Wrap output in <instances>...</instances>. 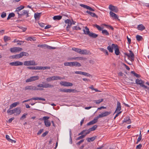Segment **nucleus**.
<instances>
[{
    "label": "nucleus",
    "mask_w": 149,
    "mask_h": 149,
    "mask_svg": "<svg viewBox=\"0 0 149 149\" xmlns=\"http://www.w3.org/2000/svg\"><path fill=\"white\" fill-rule=\"evenodd\" d=\"M29 55V54L28 53L24 52H22L19 54L11 56H10V57L13 59L19 58H22L23 56H28Z\"/></svg>",
    "instance_id": "obj_1"
},
{
    "label": "nucleus",
    "mask_w": 149,
    "mask_h": 149,
    "mask_svg": "<svg viewBox=\"0 0 149 149\" xmlns=\"http://www.w3.org/2000/svg\"><path fill=\"white\" fill-rule=\"evenodd\" d=\"M129 53H125L124 54L126 56L128 59L131 61L132 62L134 61V55L132 52L131 50H129Z\"/></svg>",
    "instance_id": "obj_2"
},
{
    "label": "nucleus",
    "mask_w": 149,
    "mask_h": 149,
    "mask_svg": "<svg viewBox=\"0 0 149 149\" xmlns=\"http://www.w3.org/2000/svg\"><path fill=\"white\" fill-rule=\"evenodd\" d=\"M42 83H44V84H39L37 85V87L47 88H52L54 87V85L50 84L48 83H44V82H43Z\"/></svg>",
    "instance_id": "obj_3"
},
{
    "label": "nucleus",
    "mask_w": 149,
    "mask_h": 149,
    "mask_svg": "<svg viewBox=\"0 0 149 149\" xmlns=\"http://www.w3.org/2000/svg\"><path fill=\"white\" fill-rule=\"evenodd\" d=\"M24 65L25 66L36 65L37 64L34 60L25 61L24 62Z\"/></svg>",
    "instance_id": "obj_4"
},
{
    "label": "nucleus",
    "mask_w": 149,
    "mask_h": 149,
    "mask_svg": "<svg viewBox=\"0 0 149 149\" xmlns=\"http://www.w3.org/2000/svg\"><path fill=\"white\" fill-rule=\"evenodd\" d=\"M43 89L37 88L36 86H27L25 87V90H42Z\"/></svg>",
    "instance_id": "obj_5"
},
{
    "label": "nucleus",
    "mask_w": 149,
    "mask_h": 149,
    "mask_svg": "<svg viewBox=\"0 0 149 149\" xmlns=\"http://www.w3.org/2000/svg\"><path fill=\"white\" fill-rule=\"evenodd\" d=\"M39 77L38 76H33L30 77L26 80V82H29L38 80Z\"/></svg>",
    "instance_id": "obj_6"
},
{
    "label": "nucleus",
    "mask_w": 149,
    "mask_h": 149,
    "mask_svg": "<svg viewBox=\"0 0 149 149\" xmlns=\"http://www.w3.org/2000/svg\"><path fill=\"white\" fill-rule=\"evenodd\" d=\"M111 113V111H105L102 113L100 114L97 117V118L98 119L99 118H101L103 117H106L109 115Z\"/></svg>",
    "instance_id": "obj_7"
},
{
    "label": "nucleus",
    "mask_w": 149,
    "mask_h": 149,
    "mask_svg": "<svg viewBox=\"0 0 149 149\" xmlns=\"http://www.w3.org/2000/svg\"><path fill=\"white\" fill-rule=\"evenodd\" d=\"M19 16H22L26 15V17L29 16V11L25 10H23L20 12V13H18Z\"/></svg>",
    "instance_id": "obj_8"
},
{
    "label": "nucleus",
    "mask_w": 149,
    "mask_h": 149,
    "mask_svg": "<svg viewBox=\"0 0 149 149\" xmlns=\"http://www.w3.org/2000/svg\"><path fill=\"white\" fill-rule=\"evenodd\" d=\"M60 83L61 85L65 86H71L73 85V84L72 83L66 81H62Z\"/></svg>",
    "instance_id": "obj_9"
},
{
    "label": "nucleus",
    "mask_w": 149,
    "mask_h": 149,
    "mask_svg": "<svg viewBox=\"0 0 149 149\" xmlns=\"http://www.w3.org/2000/svg\"><path fill=\"white\" fill-rule=\"evenodd\" d=\"M9 64L12 66H18L22 65L23 63L19 61H16L10 63Z\"/></svg>",
    "instance_id": "obj_10"
},
{
    "label": "nucleus",
    "mask_w": 149,
    "mask_h": 149,
    "mask_svg": "<svg viewBox=\"0 0 149 149\" xmlns=\"http://www.w3.org/2000/svg\"><path fill=\"white\" fill-rule=\"evenodd\" d=\"M65 22L66 24H68L67 26L66 27L67 30V31L69 30V29L71 27L72 24L71 21L70 19H67L65 20Z\"/></svg>",
    "instance_id": "obj_11"
},
{
    "label": "nucleus",
    "mask_w": 149,
    "mask_h": 149,
    "mask_svg": "<svg viewBox=\"0 0 149 149\" xmlns=\"http://www.w3.org/2000/svg\"><path fill=\"white\" fill-rule=\"evenodd\" d=\"M116 47H117V45L112 44L111 46H108L107 47V49L109 52L112 53L113 52V49H114Z\"/></svg>",
    "instance_id": "obj_12"
},
{
    "label": "nucleus",
    "mask_w": 149,
    "mask_h": 149,
    "mask_svg": "<svg viewBox=\"0 0 149 149\" xmlns=\"http://www.w3.org/2000/svg\"><path fill=\"white\" fill-rule=\"evenodd\" d=\"M109 10L115 13H117L118 11V9L117 7L111 5L109 6Z\"/></svg>",
    "instance_id": "obj_13"
},
{
    "label": "nucleus",
    "mask_w": 149,
    "mask_h": 149,
    "mask_svg": "<svg viewBox=\"0 0 149 149\" xmlns=\"http://www.w3.org/2000/svg\"><path fill=\"white\" fill-rule=\"evenodd\" d=\"M41 100L44 101L45 100V99L44 98H42V97H33L30 99H29V100L24 101H23L22 103H24L26 102H28L30 100Z\"/></svg>",
    "instance_id": "obj_14"
},
{
    "label": "nucleus",
    "mask_w": 149,
    "mask_h": 149,
    "mask_svg": "<svg viewBox=\"0 0 149 149\" xmlns=\"http://www.w3.org/2000/svg\"><path fill=\"white\" fill-rule=\"evenodd\" d=\"M74 89H67L65 88H60L59 89V91L60 92H65V93H71L74 92Z\"/></svg>",
    "instance_id": "obj_15"
},
{
    "label": "nucleus",
    "mask_w": 149,
    "mask_h": 149,
    "mask_svg": "<svg viewBox=\"0 0 149 149\" xmlns=\"http://www.w3.org/2000/svg\"><path fill=\"white\" fill-rule=\"evenodd\" d=\"M13 111L14 113H16L15 114L16 115H19L21 112V108L20 107H17L16 108L13 109Z\"/></svg>",
    "instance_id": "obj_16"
},
{
    "label": "nucleus",
    "mask_w": 149,
    "mask_h": 149,
    "mask_svg": "<svg viewBox=\"0 0 149 149\" xmlns=\"http://www.w3.org/2000/svg\"><path fill=\"white\" fill-rule=\"evenodd\" d=\"M110 16L112 17L113 18L115 19H117L119 21L120 19H118V16L113 13L111 11L109 13Z\"/></svg>",
    "instance_id": "obj_17"
},
{
    "label": "nucleus",
    "mask_w": 149,
    "mask_h": 149,
    "mask_svg": "<svg viewBox=\"0 0 149 149\" xmlns=\"http://www.w3.org/2000/svg\"><path fill=\"white\" fill-rule=\"evenodd\" d=\"M136 83L137 84H139L142 87V85H144V82L141 79H137L136 80Z\"/></svg>",
    "instance_id": "obj_18"
},
{
    "label": "nucleus",
    "mask_w": 149,
    "mask_h": 149,
    "mask_svg": "<svg viewBox=\"0 0 149 149\" xmlns=\"http://www.w3.org/2000/svg\"><path fill=\"white\" fill-rule=\"evenodd\" d=\"M97 120L98 119L97 118V117H95L92 120L90 121L87 124V125L88 126L94 124L97 122Z\"/></svg>",
    "instance_id": "obj_19"
},
{
    "label": "nucleus",
    "mask_w": 149,
    "mask_h": 149,
    "mask_svg": "<svg viewBox=\"0 0 149 149\" xmlns=\"http://www.w3.org/2000/svg\"><path fill=\"white\" fill-rule=\"evenodd\" d=\"M121 109V106L120 103L118 102L117 104V108L114 112V113L118 111H120Z\"/></svg>",
    "instance_id": "obj_20"
},
{
    "label": "nucleus",
    "mask_w": 149,
    "mask_h": 149,
    "mask_svg": "<svg viewBox=\"0 0 149 149\" xmlns=\"http://www.w3.org/2000/svg\"><path fill=\"white\" fill-rule=\"evenodd\" d=\"M24 6H19L17 8L15 11V12H17V14L18 13H20L19 12L21 11L22 10L24 9Z\"/></svg>",
    "instance_id": "obj_21"
},
{
    "label": "nucleus",
    "mask_w": 149,
    "mask_h": 149,
    "mask_svg": "<svg viewBox=\"0 0 149 149\" xmlns=\"http://www.w3.org/2000/svg\"><path fill=\"white\" fill-rule=\"evenodd\" d=\"M137 29L139 30L142 31L145 29V27L143 24H141L138 26Z\"/></svg>",
    "instance_id": "obj_22"
},
{
    "label": "nucleus",
    "mask_w": 149,
    "mask_h": 149,
    "mask_svg": "<svg viewBox=\"0 0 149 149\" xmlns=\"http://www.w3.org/2000/svg\"><path fill=\"white\" fill-rule=\"evenodd\" d=\"M80 54H88L89 53V51H88L86 49H80Z\"/></svg>",
    "instance_id": "obj_23"
},
{
    "label": "nucleus",
    "mask_w": 149,
    "mask_h": 149,
    "mask_svg": "<svg viewBox=\"0 0 149 149\" xmlns=\"http://www.w3.org/2000/svg\"><path fill=\"white\" fill-rule=\"evenodd\" d=\"M83 31L84 32V33L86 35H89V34L90 33L88 28L87 26H86L85 27V29H84Z\"/></svg>",
    "instance_id": "obj_24"
},
{
    "label": "nucleus",
    "mask_w": 149,
    "mask_h": 149,
    "mask_svg": "<svg viewBox=\"0 0 149 149\" xmlns=\"http://www.w3.org/2000/svg\"><path fill=\"white\" fill-rule=\"evenodd\" d=\"M72 66H77V67H80L81 66V64L77 62H72Z\"/></svg>",
    "instance_id": "obj_25"
},
{
    "label": "nucleus",
    "mask_w": 149,
    "mask_h": 149,
    "mask_svg": "<svg viewBox=\"0 0 149 149\" xmlns=\"http://www.w3.org/2000/svg\"><path fill=\"white\" fill-rule=\"evenodd\" d=\"M41 14V13H36L34 14V17L36 19H39L40 16V15Z\"/></svg>",
    "instance_id": "obj_26"
},
{
    "label": "nucleus",
    "mask_w": 149,
    "mask_h": 149,
    "mask_svg": "<svg viewBox=\"0 0 149 149\" xmlns=\"http://www.w3.org/2000/svg\"><path fill=\"white\" fill-rule=\"evenodd\" d=\"M53 81L57 80H61L64 79V78H62L61 77L58 76H52Z\"/></svg>",
    "instance_id": "obj_27"
},
{
    "label": "nucleus",
    "mask_w": 149,
    "mask_h": 149,
    "mask_svg": "<svg viewBox=\"0 0 149 149\" xmlns=\"http://www.w3.org/2000/svg\"><path fill=\"white\" fill-rule=\"evenodd\" d=\"M19 104V102H14L13 104H12L10 106V109H12L13 107H15L16 106H17V105Z\"/></svg>",
    "instance_id": "obj_28"
},
{
    "label": "nucleus",
    "mask_w": 149,
    "mask_h": 149,
    "mask_svg": "<svg viewBox=\"0 0 149 149\" xmlns=\"http://www.w3.org/2000/svg\"><path fill=\"white\" fill-rule=\"evenodd\" d=\"M90 37L93 38H96L98 36V35L93 32H90L88 35Z\"/></svg>",
    "instance_id": "obj_29"
},
{
    "label": "nucleus",
    "mask_w": 149,
    "mask_h": 149,
    "mask_svg": "<svg viewBox=\"0 0 149 149\" xmlns=\"http://www.w3.org/2000/svg\"><path fill=\"white\" fill-rule=\"evenodd\" d=\"M115 49V54L116 55H118L120 53V52L119 51V49L118 48V45H117V47H116L115 48H114Z\"/></svg>",
    "instance_id": "obj_30"
},
{
    "label": "nucleus",
    "mask_w": 149,
    "mask_h": 149,
    "mask_svg": "<svg viewBox=\"0 0 149 149\" xmlns=\"http://www.w3.org/2000/svg\"><path fill=\"white\" fill-rule=\"evenodd\" d=\"M123 122V123H126L127 124H130L131 123V120L129 117H127L124 119Z\"/></svg>",
    "instance_id": "obj_31"
},
{
    "label": "nucleus",
    "mask_w": 149,
    "mask_h": 149,
    "mask_svg": "<svg viewBox=\"0 0 149 149\" xmlns=\"http://www.w3.org/2000/svg\"><path fill=\"white\" fill-rule=\"evenodd\" d=\"M44 123L45 126L47 127H50L51 125L50 122L49 120L44 121Z\"/></svg>",
    "instance_id": "obj_32"
},
{
    "label": "nucleus",
    "mask_w": 149,
    "mask_h": 149,
    "mask_svg": "<svg viewBox=\"0 0 149 149\" xmlns=\"http://www.w3.org/2000/svg\"><path fill=\"white\" fill-rule=\"evenodd\" d=\"M15 16V14L13 13H10L7 18V20H9L11 17H13Z\"/></svg>",
    "instance_id": "obj_33"
},
{
    "label": "nucleus",
    "mask_w": 149,
    "mask_h": 149,
    "mask_svg": "<svg viewBox=\"0 0 149 149\" xmlns=\"http://www.w3.org/2000/svg\"><path fill=\"white\" fill-rule=\"evenodd\" d=\"M62 16L60 15L55 16L53 17V19L54 20H59L62 18Z\"/></svg>",
    "instance_id": "obj_34"
},
{
    "label": "nucleus",
    "mask_w": 149,
    "mask_h": 149,
    "mask_svg": "<svg viewBox=\"0 0 149 149\" xmlns=\"http://www.w3.org/2000/svg\"><path fill=\"white\" fill-rule=\"evenodd\" d=\"M96 138V136L93 137L91 138H88L86 139V140L88 142H90V141H93Z\"/></svg>",
    "instance_id": "obj_35"
},
{
    "label": "nucleus",
    "mask_w": 149,
    "mask_h": 149,
    "mask_svg": "<svg viewBox=\"0 0 149 149\" xmlns=\"http://www.w3.org/2000/svg\"><path fill=\"white\" fill-rule=\"evenodd\" d=\"M27 41H35L36 40V38L29 37L26 39Z\"/></svg>",
    "instance_id": "obj_36"
},
{
    "label": "nucleus",
    "mask_w": 149,
    "mask_h": 149,
    "mask_svg": "<svg viewBox=\"0 0 149 149\" xmlns=\"http://www.w3.org/2000/svg\"><path fill=\"white\" fill-rule=\"evenodd\" d=\"M99 49L100 51L103 52L104 53H105L106 54V55H108L109 54H108V52L106 49H105L103 48H100Z\"/></svg>",
    "instance_id": "obj_37"
},
{
    "label": "nucleus",
    "mask_w": 149,
    "mask_h": 149,
    "mask_svg": "<svg viewBox=\"0 0 149 149\" xmlns=\"http://www.w3.org/2000/svg\"><path fill=\"white\" fill-rule=\"evenodd\" d=\"M80 49L79 48H72V50L74 51H75V52L80 54Z\"/></svg>",
    "instance_id": "obj_38"
},
{
    "label": "nucleus",
    "mask_w": 149,
    "mask_h": 149,
    "mask_svg": "<svg viewBox=\"0 0 149 149\" xmlns=\"http://www.w3.org/2000/svg\"><path fill=\"white\" fill-rule=\"evenodd\" d=\"M86 58H84L82 57H77L76 60L77 61H81V60H86Z\"/></svg>",
    "instance_id": "obj_39"
},
{
    "label": "nucleus",
    "mask_w": 149,
    "mask_h": 149,
    "mask_svg": "<svg viewBox=\"0 0 149 149\" xmlns=\"http://www.w3.org/2000/svg\"><path fill=\"white\" fill-rule=\"evenodd\" d=\"M136 40L138 41H140L142 40L143 38L142 36L139 35H137L136 36Z\"/></svg>",
    "instance_id": "obj_40"
},
{
    "label": "nucleus",
    "mask_w": 149,
    "mask_h": 149,
    "mask_svg": "<svg viewBox=\"0 0 149 149\" xmlns=\"http://www.w3.org/2000/svg\"><path fill=\"white\" fill-rule=\"evenodd\" d=\"M45 49H56V48L55 47H51L47 45H45Z\"/></svg>",
    "instance_id": "obj_41"
},
{
    "label": "nucleus",
    "mask_w": 149,
    "mask_h": 149,
    "mask_svg": "<svg viewBox=\"0 0 149 149\" xmlns=\"http://www.w3.org/2000/svg\"><path fill=\"white\" fill-rule=\"evenodd\" d=\"M97 127V125H94L91 128H89V130L91 131H93L95 130Z\"/></svg>",
    "instance_id": "obj_42"
},
{
    "label": "nucleus",
    "mask_w": 149,
    "mask_h": 149,
    "mask_svg": "<svg viewBox=\"0 0 149 149\" xmlns=\"http://www.w3.org/2000/svg\"><path fill=\"white\" fill-rule=\"evenodd\" d=\"M104 100L103 99H100L96 100L95 101V103H96V104H99L101 102L103 101Z\"/></svg>",
    "instance_id": "obj_43"
},
{
    "label": "nucleus",
    "mask_w": 149,
    "mask_h": 149,
    "mask_svg": "<svg viewBox=\"0 0 149 149\" xmlns=\"http://www.w3.org/2000/svg\"><path fill=\"white\" fill-rule=\"evenodd\" d=\"M3 39L4 41L5 42L8 41V40H10V37H8L7 36H5L4 37Z\"/></svg>",
    "instance_id": "obj_44"
},
{
    "label": "nucleus",
    "mask_w": 149,
    "mask_h": 149,
    "mask_svg": "<svg viewBox=\"0 0 149 149\" xmlns=\"http://www.w3.org/2000/svg\"><path fill=\"white\" fill-rule=\"evenodd\" d=\"M102 33L104 34L105 35L107 36L109 35V33L106 30H104L102 31Z\"/></svg>",
    "instance_id": "obj_45"
},
{
    "label": "nucleus",
    "mask_w": 149,
    "mask_h": 149,
    "mask_svg": "<svg viewBox=\"0 0 149 149\" xmlns=\"http://www.w3.org/2000/svg\"><path fill=\"white\" fill-rule=\"evenodd\" d=\"M72 62H65L64 63V65L65 66H69L70 67H72Z\"/></svg>",
    "instance_id": "obj_46"
},
{
    "label": "nucleus",
    "mask_w": 149,
    "mask_h": 149,
    "mask_svg": "<svg viewBox=\"0 0 149 149\" xmlns=\"http://www.w3.org/2000/svg\"><path fill=\"white\" fill-rule=\"evenodd\" d=\"M7 112L10 115H11L13 114L14 113L13 109L12 110H10L9 109H8L7 110Z\"/></svg>",
    "instance_id": "obj_47"
},
{
    "label": "nucleus",
    "mask_w": 149,
    "mask_h": 149,
    "mask_svg": "<svg viewBox=\"0 0 149 149\" xmlns=\"http://www.w3.org/2000/svg\"><path fill=\"white\" fill-rule=\"evenodd\" d=\"M141 138H142L141 135V132H140L139 136L138 139H137V141L136 143V144H138V142H139L141 140Z\"/></svg>",
    "instance_id": "obj_48"
},
{
    "label": "nucleus",
    "mask_w": 149,
    "mask_h": 149,
    "mask_svg": "<svg viewBox=\"0 0 149 149\" xmlns=\"http://www.w3.org/2000/svg\"><path fill=\"white\" fill-rule=\"evenodd\" d=\"M85 136H86V135H84V134L83 135H82L81 136H80L79 137H77L76 139V140H79L81 139L84 138Z\"/></svg>",
    "instance_id": "obj_49"
},
{
    "label": "nucleus",
    "mask_w": 149,
    "mask_h": 149,
    "mask_svg": "<svg viewBox=\"0 0 149 149\" xmlns=\"http://www.w3.org/2000/svg\"><path fill=\"white\" fill-rule=\"evenodd\" d=\"M46 81L48 82H50L52 81H53L52 76L51 77H48L47 78Z\"/></svg>",
    "instance_id": "obj_50"
},
{
    "label": "nucleus",
    "mask_w": 149,
    "mask_h": 149,
    "mask_svg": "<svg viewBox=\"0 0 149 149\" xmlns=\"http://www.w3.org/2000/svg\"><path fill=\"white\" fill-rule=\"evenodd\" d=\"M131 73L137 77H140L139 74L136 73L134 71H132Z\"/></svg>",
    "instance_id": "obj_51"
},
{
    "label": "nucleus",
    "mask_w": 149,
    "mask_h": 149,
    "mask_svg": "<svg viewBox=\"0 0 149 149\" xmlns=\"http://www.w3.org/2000/svg\"><path fill=\"white\" fill-rule=\"evenodd\" d=\"M10 50L11 52H16V47L11 48Z\"/></svg>",
    "instance_id": "obj_52"
},
{
    "label": "nucleus",
    "mask_w": 149,
    "mask_h": 149,
    "mask_svg": "<svg viewBox=\"0 0 149 149\" xmlns=\"http://www.w3.org/2000/svg\"><path fill=\"white\" fill-rule=\"evenodd\" d=\"M80 6L81 7H83L84 8L87 9L88 7V6L87 5H85L83 4H80Z\"/></svg>",
    "instance_id": "obj_53"
},
{
    "label": "nucleus",
    "mask_w": 149,
    "mask_h": 149,
    "mask_svg": "<svg viewBox=\"0 0 149 149\" xmlns=\"http://www.w3.org/2000/svg\"><path fill=\"white\" fill-rule=\"evenodd\" d=\"M6 13L4 12H3L1 14V17L2 18H4L6 16Z\"/></svg>",
    "instance_id": "obj_54"
},
{
    "label": "nucleus",
    "mask_w": 149,
    "mask_h": 149,
    "mask_svg": "<svg viewBox=\"0 0 149 149\" xmlns=\"http://www.w3.org/2000/svg\"><path fill=\"white\" fill-rule=\"evenodd\" d=\"M94 26L99 30L101 31L102 30V29L99 25L97 24H95Z\"/></svg>",
    "instance_id": "obj_55"
},
{
    "label": "nucleus",
    "mask_w": 149,
    "mask_h": 149,
    "mask_svg": "<svg viewBox=\"0 0 149 149\" xmlns=\"http://www.w3.org/2000/svg\"><path fill=\"white\" fill-rule=\"evenodd\" d=\"M41 70H45L46 69H49L50 68V67L48 66L42 67L41 66Z\"/></svg>",
    "instance_id": "obj_56"
},
{
    "label": "nucleus",
    "mask_w": 149,
    "mask_h": 149,
    "mask_svg": "<svg viewBox=\"0 0 149 149\" xmlns=\"http://www.w3.org/2000/svg\"><path fill=\"white\" fill-rule=\"evenodd\" d=\"M83 75L88 77L91 76V75L89 73L84 72H83Z\"/></svg>",
    "instance_id": "obj_57"
},
{
    "label": "nucleus",
    "mask_w": 149,
    "mask_h": 149,
    "mask_svg": "<svg viewBox=\"0 0 149 149\" xmlns=\"http://www.w3.org/2000/svg\"><path fill=\"white\" fill-rule=\"evenodd\" d=\"M49 118V117L48 116H44L43 117V120L45 121L48 120V119Z\"/></svg>",
    "instance_id": "obj_58"
},
{
    "label": "nucleus",
    "mask_w": 149,
    "mask_h": 149,
    "mask_svg": "<svg viewBox=\"0 0 149 149\" xmlns=\"http://www.w3.org/2000/svg\"><path fill=\"white\" fill-rule=\"evenodd\" d=\"M6 139L9 142L10 141H11V139H10V136L9 135H6Z\"/></svg>",
    "instance_id": "obj_59"
},
{
    "label": "nucleus",
    "mask_w": 149,
    "mask_h": 149,
    "mask_svg": "<svg viewBox=\"0 0 149 149\" xmlns=\"http://www.w3.org/2000/svg\"><path fill=\"white\" fill-rule=\"evenodd\" d=\"M27 114V113L26 114H24L22 116H21L20 118V119L21 120H23L26 118V115Z\"/></svg>",
    "instance_id": "obj_60"
},
{
    "label": "nucleus",
    "mask_w": 149,
    "mask_h": 149,
    "mask_svg": "<svg viewBox=\"0 0 149 149\" xmlns=\"http://www.w3.org/2000/svg\"><path fill=\"white\" fill-rule=\"evenodd\" d=\"M83 72L81 71H75V73L77 74H80L83 75Z\"/></svg>",
    "instance_id": "obj_61"
},
{
    "label": "nucleus",
    "mask_w": 149,
    "mask_h": 149,
    "mask_svg": "<svg viewBox=\"0 0 149 149\" xmlns=\"http://www.w3.org/2000/svg\"><path fill=\"white\" fill-rule=\"evenodd\" d=\"M91 15L93 17H97V16L96 15V14L95 13H91Z\"/></svg>",
    "instance_id": "obj_62"
},
{
    "label": "nucleus",
    "mask_w": 149,
    "mask_h": 149,
    "mask_svg": "<svg viewBox=\"0 0 149 149\" xmlns=\"http://www.w3.org/2000/svg\"><path fill=\"white\" fill-rule=\"evenodd\" d=\"M48 132L47 131H46L43 134H42V136L44 137L45 136L48 134Z\"/></svg>",
    "instance_id": "obj_63"
},
{
    "label": "nucleus",
    "mask_w": 149,
    "mask_h": 149,
    "mask_svg": "<svg viewBox=\"0 0 149 149\" xmlns=\"http://www.w3.org/2000/svg\"><path fill=\"white\" fill-rule=\"evenodd\" d=\"M142 146L141 144H139V145L137 146L136 147V149H140L142 147Z\"/></svg>",
    "instance_id": "obj_64"
}]
</instances>
